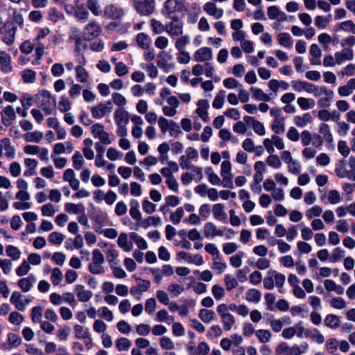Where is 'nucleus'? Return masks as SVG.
<instances>
[{"instance_id":"nucleus-1","label":"nucleus","mask_w":355,"mask_h":355,"mask_svg":"<svg viewBox=\"0 0 355 355\" xmlns=\"http://www.w3.org/2000/svg\"><path fill=\"white\" fill-rule=\"evenodd\" d=\"M309 345L303 343L300 346L294 345L290 347L286 343H280L275 349V355H301L306 352Z\"/></svg>"},{"instance_id":"nucleus-2","label":"nucleus","mask_w":355,"mask_h":355,"mask_svg":"<svg viewBox=\"0 0 355 355\" xmlns=\"http://www.w3.org/2000/svg\"><path fill=\"white\" fill-rule=\"evenodd\" d=\"M105 263L104 256L98 249L92 252V262L88 266L89 271L94 275H102L105 272L103 264Z\"/></svg>"},{"instance_id":"nucleus-3","label":"nucleus","mask_w":355,"mask_h":355,"mask_svg":"<svg viewBox=\"0 0 355 355\" xmlns=\"http://www.w3.org/2000/svg\"><path fill=\"white\" fill-rule=\"evenodd\" d=\"M184 10V6L179 0H167L164 4L162 10V14L166 18L177 17V13L181 12Z\"/></svg>"},{"instance_id":"nucleus-4","label":"nucleus","mask_w":355,"mask_h":355,"mask_svg":"<svg viewBox=\"0 0 355 355\" xmlns=\"http://www.w3.org/2000/svg\"><path fill=\"white\" fill-rule=\"evenodd\" d=\"M216 311L220 318L224 330L230 331L235 324V319L234 315L228 311L227 305L220 304L217 306Z\"/></svg>"},{"instance_id":"nucleus-5","label":"nucleus","mask_w":355,"mask_h":355,"mask_svg":"<svg viewBox=\"0 0 355 355\" xmlns=\"http://www.w3.org/2000/svg\"><path fill=\"white\" fill-rule=\"evenodd\" d=\"M155 0H133V6L140 15L148 16L155 11Z\"/></svg>"},{"instance_id":"nucleus-6","label":"nucleus","mask_w":355,"mask_h":355,"mask_svg":"<svg viewBox=\"0 0 355 355\" xmlns=\"http://www.w3.org/2000/svg\"><path fill=\"white\" fill-rule=\"evenodd\" d=\"M44 38V31L41 30L38 35L33 40L34 48L35 49V57L31 62L34 65L40 64L42 56L44 54V44L42 40Z\"/></svg>"},{"instance_id":"nucleus-7","label":"nucleus","mask_w":355,"mask_h":355,"mask_svg":"<svg viewBox=\"0 0 355 355\" xmlns=\"http://www.w3.org/2000/svg\"><path fill=\"white\" fill-rule=\"evenodd\" d=\"M171 21L166 24V32L171 37L180 36L184 32V23L178 17L169 18Z\"/></svg>"},{"instance_id":"nucleus-8","label":"nucleus","mask_w":355,"mask_h":355,"mask_svg":"<svg viewBox=\"0 0 355 355\" xmlns=\"http://www.w3.org/2000/svg\"><path fill=\"white\" fill-rule=\"evenodd\" d=\"M91 131L95 138H98L100 142L104 145L112 144V139L110 135L104 129V126L101 123H95L91 127Z\"/></svg>"},{"instance_id":"nucleus-9","label":"nucleus","mask_w":355,"mask_h":355,"mask_svg":"<svg viewBox=\"0 0 355 355\" xmlns=\"http://www.w3.org/2000/svg\"><path fill=\"white\" fill-rule=\"evenodd\" d=\"M112 110V103L110 101L105 103H100L98 105L91 108L92 117L101 119Z\"/></svg>"},{"instance_id":"nucleus-10","label":"nucleus","mask_w":355,"mask_h":355,"mask_svg":"<svg viewBox=\"0 0 355 355\" xmlns=\"http://www.w3.org/2000/svg\"><path fill=\"white\" fill-rule=\"evenodd\" d=\"M15 198L18 200L12 204L15 209L17 210H26L30 209L31 205L28 202L30 199V194L26 191H19Z\"/></svg>"},{"instance_id":"nucleus-11","label":"nucleus","mask_w":355,"mask_h":355,"mask_svg":"<svg viewBox=\"0 0 355 355\" xmlns=\"http://www.w3.org/2000/svg\"><path fill=\"white\" fill-rule=\"evenodd\" d=\"M10 301L15 305V308L20 311H25L26 305L30 302V300L23 296L19 291L12 292Z\"/></svg>"},{"instance_id":"nucleus-12","label":"nucleus","mask_w":355,"mask_h":355,"mask_svg":"<svg viewBox=\"0 0 355 355\" xmlns=\"http://www.w3.org/2000/svg\"><path fill=\"white\" fill-rule=\"evenodd\" d=\"M212 58V50L209 47L200 48L193 54V59L198 62H208Z\"/></svg>"},{"instance_id":"nucleus-13","label":"nucleus","mask_w":355,"mask_h":355,"mask_svg":"<svg viewBox=\"0 0 355 355\" xmlns=\"http://www.w3.org/2000/svg\"><path fill=\"white\" fill-rule=\"evenodd\" d=\"M244 122L250 125L255 133L260 136H263L266 134V129L262 123L257 120L254 117L250 116H245L243 117Z\"/></svg>"},{"instance_id":"nucleus-14","label":"nucleus","mask_w":355,"mask_h":355,"mask_svg":"<svg viewBox=\"0 0 355 355\" xmlns=\"http://www.w3.org/2000/svg\"><path fill=\"white\" fill-rule=\"evenodd\" d=\"M17 31V28L10 23H6L4 25L3 31L2 34V40L8 45H10L14 42L15 35Z\"/></svg>"},{"instance_id":"nucleus-15","label":"nucleus","mask_w":355,"mask_h":355,"mask_svg":"<svg viewBox=\"0 0 355 355\" xmlns=\"http://www.w3.org/2000/svg\"><path fill=\"white\" fill-rule=\"evenodd\" d=\"M197 109L196 110L198 116L205 122L209 121L207 110L209 107V103L205 99H200L197 103Z\"/></svg>"},{"instance_id":"nucleus-16","label":"nucleus","mask_w":355,"mask_h":355,"mask_svg":"<svg viewBox=\"0 0 355 355\" xmlns=\"http://www.w3.org/2000/svg\"><path fill=\"white\" fill-rule=\"evenodd\" d=\"M204 234L206 238L212 239L215 236H222L223 232L214 223L208 222L204 225Z\"/></svg>"},{"instance_id":"nucleus-17","label":"nucleus","mask_w":355,"mask_h":355,"mask_svg":"<svg viewBox=\"0 0 355 355\" xmlns=\"http://www.w3.org/2000/svg\"><path fill=\"white\" fill-rule=\"evenodd\" d=\"M101 28L94 21L89 22L85 28L84 34L87 40H92L100 35Z\"/></svg>"},{"instance_id":"nucleus-18","label":"nucleus","mask_w":355,"mask_h":355,"mask_svg":"<svg viewBox=\"0 0 355 355\" xmlns=\"http://www.w3.org/2000/svg\"><path fill=\"white\" fill-rule=\"evenodd\" d=\"M104 14L109 19H118L123 15L124 12L121 8L111 4L105 8Z\"/></svg>"},{"instance_id":"nucleus-19","label":"nucleus","mask_w":355,"mask_h":355,"mask_svg":"<svg viewBox=\"0 0 355 355\" xmlns=\"http://www.w3.org/2000/svg\"><path fill=\"white\" fill-rule=\"evenodd\" d=\"M267 15L270 19H276L279 21H284L287 19V15L283 11H281L277 6H271L268 8Z\"/></svg>"},{"instance_id":"nucleus-20","label":"nucleus","mask_w":355,"mask_h":355,"mask_svg":"<svg viewBox=\"0 0 355 355\" xmlns=\"http://www.w3.org/2000/svg\"><path fill=\"white\" fill-rule=\"evenodd\" d=\"M203 10L209 15L212 16L217 19L221 18L224 13L223 10L218 8L216 4L213 2H207L203 6Z\"/></svg>"},{"instance_id":"nucleus-21","label":"nucleus","mask_w":355,"mask_h":355,"mask_svg":"<svg viewBox=\"0 0 355 355\" xmlns=\"http://www.w3.org/2000/svg\"><path fill=\"white\" fill-rule=\"evenodd\" d=\"M75 293L78 300L81 302H87L92 297V293L86 290L85 286L81 284H77L75 286Z\"/></svg>"},{"instance_id":"nucleus-22","label":"nucleus","mask_w":355,"mask_h":355,"mask_svg":"<svg viewBox=\"0 0 355 355\" xmlns=\"http://www.w3.org/2000/svg\"><path fill=\"white\" fill-rule=\"evenodd\" d=\"M353 58L354 52L350 48H343L340 52L335 53V59L338 64H341L345 60H352Z\"/></svg>"},{"instance_id":"nucleus-23","label":"nucleus","mask_w":355,"mask_h":355,"mask_svg":"<svg viewBox=\"0 0 355 355\" xmlns=\"http://www.w3.org/2000/svg\"><path fill=\"white\" fill-rule=\"evenodd\" d=\"M0 67L1 71L4 73H8L12 69L11 58L4 51H0Z\"/></svg>"},{"instance_id":"nucleus-24","label":"nucleus","mask_w":355,"mask_h":355,"mask_svg":"<svg viewBox=\"0 0 355 355\" xmlns=\"http://www.w3.org/2000/svg\"><path fill=\"white\" fill-rule=\"evenodd\" d=\"M268 274L273 277L275 286L279 288L280 293H283V286L286 282V276L275 270H270Z\"/></svg>"},{"instance_id":"nucleus-25","label":"nucleus","mask_w":355,"mask_h":355,"mask_svg":"<svg viewBox=\"0 0 355 355\" xmlns=\"http://www.w3.org/2000/svg\"><path fill=\"white\" fill-rule=\"evenodd\" d=\"M114 118L117 125H127L129 122V114L123 108L115 111Z\"/></svg>"},{"instance_id":"nucleus-26","label":"nucleus","mask_w":355,"mask_h":355,"mask_svg":"<svg viewBox=\"0 0 355 355\" xmlns=\"http://www.w3.org/2000/svg\"><path fill=\"white\" fill-rule=\"evenodd\" d=\"M35 282L36 278L35 276L31 275L28 277L19 279L18 282V286L24 292H28L31 290L33 284H35Z\"/></svg>"},{"instance_id":"nucleus-27","label":"nucleus","mask_w":355,"mask_h":355,"mask_svg":"<svg viewBox=\"0 0 355 355\" xmlns=\"http://www.w3.org/2000/svg\"><path fill=\"white\" fill-rule=\"evenodd\" d=\"M43 315V309L42 306L33 307L31 310V319L33 322H40V327L44 330V322H42Z\"/></svg>"},{"instance_id":"nucleus-28","label":"nucleus","mask_w":355,"mask_h":355,"mask_svg":"<svg viewBox=\"0 0 355 355\" xmlns=\"http://www.w3.org/2000/svg\"><path fill=\"white\" fill-rule=\"evenodd\" d=\"M117 243L125 252H130L133 249V245L128 241V235L125 233L120 234L118 237Z\"/></svg>"},{"instance_id":"nucleus-29","label":"nucleus","mask_w":355,"mask_h":355,"mask_svg":"<svg viewBox=\"0 0 355 355\" xmlns=\"http://www.w3.org/2000/svg\"><path fill=\"white\" fill-rule=\"evenodd\" d=\"M324 288L328 291H334L338 295H342L344 293V288L340 285L331 279H326L324 282Z\"/></svg>"},{"instance_id":"nucleus-30","label":"nucleus","mask_w":355,"mask_h":355,"mask_svg":"<svg viewBox=\"0 0 355 355\" xmlns=\"http://www.w3.org/2000/svg\"><path fill=\"white\" fill-rule=\"evenodd\" d=\"M212 211L216 219L218 220H225L227 219V214L224 211V205L223 204H215L213 206Z\"/></svg>"},{"instance_id":"nucleus-31","label":"nucleus","mask_w":355,"mask_h":355,"mask_svg":"<svg viewBox=\"0 0 355 355\" xmlns=\"http://www.w3.org/2000/svg\"><path fill=\"white\" fill-rule=\"evenodd\" d=\"M295 124L299 128L305 127L307 123H311L312 116L309 113H305L303 116H295L293 119Z\"/></svg>"},{"instance_id":"nucleus-32","label":"nucleus","mask_w":355,"mask_h":355,"mask_svg":"<svg viewBox=\"0 0 355 355\" xmlns=\"http://www.w3.org/2000/svg\"><path fill=\"white\" fill-rule=\"evenodd\" d=\"M250 92L252 94L253 98L258 101H263V102H268L271 100V97L267 94H265L262 89L257 87H251Z\"/></svg>"},{"instance_id":"nucleus-33","label":"nucleus","mask_w":355,"mask_h":355,"mask_svg":"<svg viewBox=\"0 0 355 355\" xmlns=\"http://www.w3.org/2000/svg\"><path fill=\"white\" fill-rule=\"evenodd\" d=\"M136 41L138 46H139L143 49H148L151 44L150 37L144 33H139L137 35Z\"/></svg>"},{"instance_id":"nucleus-34","label":"nucleus","mask_w":355,"mask_h":355,"mask_svg":"<svg viewBox=\"0 0 355 355\" xmlns=\"http://www.w3.org/2000/svg\"><path fill=\"white\" fill-rule=\"evenodd\" d=\"M198 316L202 322L209 323L216 318V315L212 310L204 309L200 310Z\"/></svg>"},{"instance_id":"nucleus-35","label":"nucleus","mask_w":355,"mask_h":355,"mask_svg":"<svg viewBox=\"0 0 355 355\" xmlns=\"http://www.w3.org/2000/svg\"><path fill=\"white\" fill-rule=\"evenodd\" d=\"M106 259L107 262L110 263L111 267H113L118 264L115 261L118 257V252L114 248V245H110L106 251Z\"/></svg>"},{"instance_id":"nucleus-36","label":"nucleus","mask_w":355,"mask_h":355,"mask_svg":"<svg viewBox=\"0 0 355 355\" xmlns=\"http://www.w3.org/2000/svg\"><path fill=\"white\" fill-rule=\"evenodd\" d=\"M324 324L327 327L331 329H336L340 326V318L338 316L334 314H329L324 318Z\"/></svg>"},{"instance_id":"nucleus-37","label":"nucleus","mask_w":355,"mask_h":355,"mask_svg":"<svg viewBox=\"0 0 355 355\" xmlns=\"http://www.w3.org/2000/svg\"><path fill=\"white\" fill-rule=\"evenodd\" d=\"M64 209L69 214H79L85 211V207L81 204H74L71 202L66 203L64 205Z\"/></svg>"},{"instance_id":"nucleus-38","label":"nucleus","mask_w":355,"mask_h":355,"mask_svg":"<svg viewBox=\"0 0 355 355\" xmlns=\"http://www.w3.org/2000/svg\"><path fill=\"white\" fill-rule=\"evenodd\" d=\"M130 215L131 217L136 220H139L141 217V214L139 210V202L136 200H131L130 202Z\"/></svg>"},{"instance_id":"nucleus-39","label":"nucleus","mask_w":355,"mask_h":355,"mask_svg":"<svg viewBox=\"0 0 355 355\" xmlns=\"http://www.w3.org/2000/svg\"><path fill=\"white\" fill-rule=\"evenodd\" d=\"M305 337L311 338L318 344H322L324 342V336L319 331L318 329H313L311 331H306Z\"/></svg>"},{"instance_id":"nucleus-40","label":"nucleus","mask_w":355,"mask_h":355,"mask_svg":"<svg viewBox=\"0 0 355 355\" xmlns=\"http://www.w3.org/2000/svg\"><path fill=\"white\" fill-rule=\"evenodd\" d=\"M261 292L255 288H251L246 293V300L248 302L258 303L261 300Z\"/></svg>"},{"instance_id":"nucleus-41","label":"nucleus","mask_w":355,"mask_h":355,"mask_svg":"<svg viewBox=\"0 0 355 355\" xmlns=\"http://www.w3.org/2000/svg\"><path fill=\"white\" fill-rule=\"evenodd\" d=\"M131 345V341L125 337L120 338L116 341V347L119 352L128 351Z\"/></svg>"},{"instance_id":"nucleus-42","label":"nucleus","mask_w":355,"mask_h":355,"mask_svg":"<svg viewBox=\"0 0 355 355\" xmlns=\"http://www.w3.org/2000/svg\"><path fill=\"white\" fill-rule=\"evenodd\" d=\"M225 92L224 90H220L215 96V98L212 103V106L215 109H220L223 107L225 103Z\"/></svg>"},{"instance_id":"nucleus-43","label":"nucleus","mask_w":355,"mask_h":355,"mask_svg":"<svg viewBox=\"0 0 355 355\" xmlns=\"http://www.w3.org/2000/svg\"><path fill=\"white\" fill-rule=\"evenodd\" d=\"M297 105L302 110H308L314 107L315 103L312 98L299 97L297 101Z\"/></svg>"},{"instance_id":"nucleus-44","label":"nucleus","mask_w":355,"mask_h":355,"mask_svg":"<svg viewBox=\"0 0 355 355\" xmlns=\"http://www.w3.org/2000/svg\"><path fill=\"white\" fill-rule=\"evenodd\" d=\"M73 167L76 170H80L84 165L85 161L82 154L79 151H76L72 156Z\"/></svg>"},{"instance_id":"nucleus-45","label":"nucleus","mask_w":355,"mask_h":355,"mask_svg":"<svg viewBox=\"0 0 355 355\" xmlns=\"http://www.w3.org/2000/svg\"><path fill=\"white\" fill-rule=\"evenodd\" d=\"M150 22V27L155 34L158 35L166 31V25H164L160 21L155 19H151Z\"/></svg>"},{"instance_id":"nucleus-46","label":"nucleus","mask_w":355,"mask_h":355,"mask_svg":"<svg viewBox=\"0 0 355 355\" xmlns=\"http://www.w3.org/2000/svg\"><path fill=\"white\" fill-rule=\"evenodd\" d=\"M175 42V46L178 51L185 50L186 46L190 42V37L187 35H182Z\"/></svg>"},{"instance_id":"nucleus-47","label":"nucleus","mask_w":355,"mask_h":355,"mask_svg":"<svg viewBox=\"0 0 355 355\" xmlns=\"http://www.w3.org/2000/svg\"><path fill=\"white\" fill-rule=\"evenodd\" d=\"M320 132L323 135L324 140L327 142L331 143L333 141V136L330 131V128L327 123H321L319 128Z\"/></svg>"},{"instance_id":"nucleus-48","label":"nucleus","mask_w":355,"mask_h":355,"mask_svg":"<svg viewBox=\"0 0 355 355\" xmlns=\"http://www.w3.org/2000/svg\"><path fill=\"white\" fill-rule=\"evenodd\" d=\"M130 238L132 239L137 245V246L140 250H146L148 248V245L144 239L138 236V234L135 232L130 233Z\"/></svg>"},{"instance_id":"nucleus-49","label":"nucleus","mask_w":355,"mask_h":355,"mask_svg":"<svg viewBox=\"0 0 355 355\" xmlns=\"http://www.w3.org/2000/svg\"><path fill=\"white\" fill-rule=\"evenodd\" d=\"M6 253L8 257L12 258L14 261L19 259L21 257L20 250L17 247L11 245L6 247Z\"/></svg>"},{"instance_id":"nucleus-50","label":"nucleus","mask_w":355,"mask_h":355,"mask_svg":"<svg viewBox=\"0 0 355 355\" xmlns=\"http://www.w3.org/2000/svg\"><path fill=\"white\" fill-rule=\"evenodd\" d=\"M277 40L279 44L286 48L291 46V37L287 33H281L277 35Z\"/></svg>"},{"instance_id":"nucleus-51","label":"nucleus","mask_w":355,"mask_h":355,"mask_svg":"<svg viewBox=\"0 0 355 355\" xmlns=\"http://www.w3.org/2000/svg\"><path fill=\"white\" fill-rule=\"evenodd\" d=\"M271 128L275 134H282L285 131V119L274 120Z\"/></svg>"},{"instance_id":"nucleus-52","label":"nucleus","mask_w":355,"mask_h":355,"mask_svg":"<svg viewBox=\"0 0 355 355\" xmlns=\"http://www.w3.org/2000/svg\"><path fill=\"white\" fill-rule=\"evenodd\" d=\"M184 290V287L178 284H171L167 288L168 292L173 297H178Z\"/></svg>"},{"instance_id":"nucleus-53","label":"nucleus","mask_w":355,"mask_h":355,"mask_svg":"<svg viewBox=\"0 0 355 355\" xmlns=\"http://www.w3.org/2000/svg\"><path fill=\"white\" fill-rule=\"evenodd\" d=\"M255 334L261 343H266L269 342L272 336L270 331L266 329H259Z\"/></svg>"},{"instance_id":"nucleus-54","label":"nucleus","mask_w":355,"mask_h":355,"mask_svg":"<svg viewBox=\"0 0 355 355\" xmlns=\"http://www.w3.org/2000/svg\"><path fill=\"white\" fill-rule=\"evenodd\" d=\"M43 137V134L39 131H35L31 132H27L24 135V139L28 142H38Z\"/></svg>"},{"instance_id":"nucleus-55","label":"nucleus","mask_w":355,"mask_h":355,"mask_svg":"<svg viewBox=\"0 0 355 355\" xmlns=\"http://www.w3.org/2000/svg\"><path fill=\"white\" fill-rule=\"evenodd\" d=\"M244 256V253L242 251H239L234 256L230 258V262L232 266L234 268H239L242 264V259Z\"/></svg>"},{"instance_id":"nucleus-56","label":"nucleus","mask_w":355,"mask_h":355,"mask_svg":"<svg viewBox=\"0 0 355 355\" xmlns=\"http://www.w3.org/2000/svg\"><path fill=\"white\" fill-rule=\"evenodd\" d=\"M74 334L76 338L78 339L89 338L88 329H85L83 326L79 324H76L74 326Z\"/></svg>"},{"instance_id":"nucleus-57","label":"nucleus","mask_w":355,"mask_h":355,"mask_svg":"<svg viewBox=\"0 0 355 355\" xmlns=\"http://www.w3.org/2000/svg\"><path fill=\"white\" fill-rule=\"evenodd\" d=\"M8 320L10 323L19 325L24 320V316L17 311H12L10 313Z\"/></svg>"},{"instance_id":"nucleus-58","label":"nucleus","mask_w":355,"mask_h":355,"mask_svg":"<svg viewBox=\"0 0 355 355\" xmlns=\"http://www.w3.org/2000/svg\"><path fill=\"white\" fill-rule=\"evenodd\" d=\"M266 163L268 166L274 168H279L282 166V162L279 157L276 155H270L266 159Z\"/></svg>"},{"instance_id":"nucleus-59","label":"nucleus","mask_w":355,"mask_h":355,"mask_svg":"<svg viewBox=\"0 0 355 355\" xmlns=\"http://www.w3.org/2000/svg\"><path fill=\"white\" fill-rule=\"evenodd\" d=\"M322 213V208L319 205H314L306 211V216L311 219L313 217H318Z\"/></svg>"},{"instance_id":"nucleus-60","label":"nucleus","mask_w":355,"mask_h":355,"mask_svg":"<svg viewBox=\"0 0 355 355\" xmlns=\"http://www.w3.org/2000/svg\"><path fill=\"white\" fill-rule=\"evenodd\" d=\"M99 316L104 318L108 322H111L114 319V315L112 312L106 306H103L98 310Z\"/></svg>"},{"instance_id":"nucleus-61","label":"nucleus","mask_w":355,"mask_h":355,"mask_svg":"<svg viewBox=\"0 0 355 355\" xmlns=\"http://www.w3.org/2000/svg\"><path fill=\"white\" fill-rule=\"evenodd\" d=\"M184 216V210L182 207H178L175 211L173 212L170 216V220L174 225L180 223L181 218Z\"/></svg>"},{"instance_id":"nucleus-62","label":"nucleus","mask_w":355,"mask_h":355,"mask_svg":"<svg viewBox=\"0 0 355 355\" xmlns=\"http://www.w3.org/2000/svg\"><path fill=\"white\" fill-rule=\"evenodd\" d=\"M224 282L225 284L226 289L227 291H231L233 288H235L238 286V282L236 278L232 277L230 275H227L225 277Z\"/></svg>"},{"instance_id":"nucleus-63","label":"nucleus","mask_w":355,"mask_h":355,"mask_svg":"<svg viewBox=\"0 0 355 355\" xmlns=\"http://www.w3.org/2000/svg\"><path fill=\"white\" fill-rule=\"evenodd\" d=\"M62 273L58 268H55L52 270L51 275V281L53 284L58 285L62 279Z\"/></svg>"},{"instance_id":"nucleus-64","label":"nucleus","mask_w":355,"mask_h":355,"mask_svg":"<svg viewBox=\"0 0 355 355\" xmlns=\"http://www.w3.org/2000/svg\"><path fill=\"white\" fill-rule=\"evenodd\" d=\"M21 77L26 83H32L35 79V73L31 69H26L21 72Z\"/></svg>"}]
</instances>
